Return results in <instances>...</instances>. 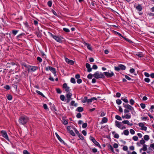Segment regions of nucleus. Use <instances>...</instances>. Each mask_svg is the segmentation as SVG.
<instances>
[{"label":"nucleus","mask_w":154,"mask_h":154,"mask_svg":"<svg viewBox=\"0 0 154 154\" xmlns=\"http://www.w3.org/2000/svg\"><path fill=\"white\" fill-rule=\"evenodd\" d=\"M23 154H29V153L26 150H24L23 151Z\"/></svg>","instance_id":"63"},{"label":"nucleus","mask_w":154,"mask_h":154,"mask_svg":"<svg viewBox=\"0 0 154 154\" xmlns=\"http://www.w3.org/2000/svg\"><path fill=\"white\" fill-rule=\"evenodd\" d=\"M119 107V110L120 112H123V110L122 107L120 106H118Z\"/></svg>","instance_id":"62"},{"label":"nucleus","mask_w":154,"mask_h":154,"mask_svg":"<svg viewBox=\"0 0 154 154\" xmlns=\"http://www.w3.org/2000/svg\"><path fill=\"white\" fill-rule=\"evenodd\" d=\"M92 75L90 74L88 75L87 78L89 79H91L92 78Z\"/></svg>","instance_id":"48"},{"label":"nucleus","mask_w":154,"mask_h":154,"mask_svg":"<svg viewBox=\"0 0 154 154\" xmlns=\"http://www.w3.org/2000/svg\"><path fill=\"white\" fill-rule=\"evenodd\" d=\"M140 106L143 109H144L146 106L145 104L143 103L140 104Z\"/></svg>","instance_id":"45"},{"label":"nucleus","mask_w":154,"mask_h":154,"mask_svg":"<svg viewBox=\"0 0 154 154\" xmlns=\"http://www.w3.org/2000/svg\"><path fill=\"white\" fill-rule=\"evenodd\" d=\"M121 100L124 101L125 103H128V100L126 98L122 97L121 98Z\"/></svg>","instance_id":"31"},{"label":"nucleus","mask_w":154,"mask_h":154,"mask_svg":"<svg viewBox=\"0 0 154 154\" xmlns=\"http://www.w3.org/2000/svg\"><path fill=\"white\" fill-rule=\"evenodd\" d=\"M107 121H108L106 117H103V119L102 120V122L103 123H106L107 122Z\"/></svg>","instance_id":"29"},{"label":"nucleus","mask_w":154,"mask_h":154,"mask_svg":"<svg viewBox=\"0 0 154 154\" xmlns=\"http://www.w3.org/2000/svg\"><path fill=\"white\" fill-rule=\"evenodd\" d=\"M123 133L125 135L127 136L129 134V132L128 130H125L124 131Z\"/></svg>","instance_id":"24"},{"label":"nucleus","mask_w":154,"mask_h":154,"mask_svg":"<svg viewBox=\"0 0 154 154\" xmlns=\"http://www.w3.org/2000/svg\"><path fill=\"white\" fill-rule=\"evenodd\" d=\"M36 92L38 94L41 95L43 97H45L44 95L41 92H40V91H38V90H37V91H36Z\"/></svg>","instance_id":"30"},{"label":"nucleus","mask_w":154,"mask_h":154,"mask_svg":"<svg viewBox=\"0 0 154 154\" xmlns=\"http://www.w3.org/2000/svg\"><path fill=\"white\" fill-rule=\"evenodd\" d=\"M57 92L58 94H61V91L59 88H57L56 89Z\"/></svg>","instance_id":"53"},{"label":"nucleus","mask_w":154,"mask_h":154,"mask_svg":"<svg viewBox=\"0 0 154 154\" xmlns=\"http://www.w3.org/2000/svg\"><path fill=\"white\" fill-rule=\"evenodd\" d=\"M18 31L17 30H13L12 31V33L14 35H15L18 32Z\"/></svg>","instance_id":"46"},{"label":"nucleus","mask_w":154,"mask_h":154,"mask_svg":"<svg viewBox=\"0 0 154 154\" xmlns=\"http://www.w3.org/2000/svg\"><path fill=\"white\" fill-rule=\"evenodd\" d=\"M130 133L131 134H133V135L135 133V132L134 131L133 129H130Z\"/></svg>","instance_id":"42"},{"label":"nucleus","mask_w":154,"mask_h":154,"mask_svg":"<svg viewBox=\"0 0 154 154\" xmlns=\"http://www.w3.org/2000/svg\"><path fill=\"white\" fill-rule=\"evenodd\" d=\"M144 80L147 83H149L150 81V79L147 78H145Z\"/></svg>","instance_id":"57"},{"label":"nucleus","mask_w":154,"mask_h":154,"mask_svg":"<svg viewBox=\"0 0 154 154\" xmlns=\"http://www.w3.org/2000/svg\"><path fill=\"white\" fill-rule=\"evenodd\" d=\"M82 115L80 113H78L76 115V117L78 118H79L81 117Z\"/></svg>","instance_id":"54"},{"label":"nucleus","mask_w":154,"mask_h":154,"mask_svg":"<svg viewBox=\"0 0 154 154\" xmlns=\"http://www.w3.org/2000/svg\"><path fill=\"white\" fill-rule=\"evenodd\" d=\"M147 146L146 144H143V148L142 149H143V150L144 151H146L147 150Z\"/></svg>","instance_id":"23"},{"label":"nucleus","mask_w":154,"mask_h":154,"mask_svg":"<svg viewBox=\"0 0 154 154\" xmlns=\"http://www.w3.org/2000/svg\"><path fill=\"white\" fill-rule=\"evenodd\" d=\"M76 110L79 112H82L83 111V108L82 107H79L77 108Z\"/></svg>","instance_id":"26"},{"label":"nucleus","mask_w":154,"mask_h":154,"mask_svg":"<svg viewBox=\"0 0 154 154\" xmlns=\"http://www.w3.org/2000/svg\"><path fill=\"white\" fill-rule=\"evenodd\" d=\"M150 147L153 149H154V143L150 144Z\"/></svg>","instance_id":"64"},{"label":"nucleus","mask_w":154,"mask_h":154,"mask_svg":"<svg viewBox=\"0 0 154 154\" xmlns=\"http://www.w3.org/2000/svg\"><path fill=\"white\" fill-rule=\"evenodd\" d=\"M108 146L109 149H110L112 152H114V149L112 146H111L109 144L108 145Z\"/></svg>","instance_id":"25"},{"label":"nucleus","mask_w":154,"mask_h":154,"mask_svg":"<svg viewBox=\"0 0 154 154\" xmlns=\"http://www.w3.org/2000/svg\"><path fill=\"white\" fill-rule=\"evenodd\" d=\"M75 132L76 133V134L78 136V137H79V138L81 140H83L84 139L83 137L81 135L80 133H79V131L77 130H76L75 131Z\"/></svg>","instance_id":"20"},{"label":"nucleus","mask_w":154,"mask_h":154,"mask_svg":"<svg viewBox=\"0 0 154 154\" xmlns=\"http://www.w3.org/2000/svg\"><path fill=\"white\" fill-rule=\"evenodd\" d=\"M93 76L96 79L102 78L105 77L103 74L101 72H96L93 74Z\"/></svg>","instance_id":"3"},{"label":"nucleus","mask_w":154,"mask_h":154,"mask_svg":"<svg viewBox=\"0 0 154 154\" xmlns=\"http://www.w3.org/2000/svg\"><path fill=\"white\" fill-rule=\"evenodd\" d=\"M69 133H70V134L72 136H75V134L72 130H69Z\"/></svg>","instance_id":"41"},{"label":"nucleus","mask_w":154,"mask_h":154,"mask_svg":"<svg viewBox=\"0 0 154 154\" xmlns=\"http://www.w3.org/2000/svg\"><path fill=\"white\" fill-rule=\"evenodd\" d=\"M123 105L124 107L127 109L131 110L132 109H133V107L130 106L129 104H126L125 103H124Z\"/></svg>","instance_id":"14"},{"label":"nucleus","mask_w":154,"mask_h":154,"mask_svg":"<svg viewBox=\"0 0 154 154\" xmlns=\"http://www.w3.org/2000/svg\"><path fill=\"white\" fill-rule=\"evenodd\" d=\"M136 55L139 57H143V55L142 53L136 54Z\"/></svg>","instance_id":"34"},{"label":"nucleus","mask_w":154,"mask_h":154,"mask_svg":"<svg viewBox=\"0 0 154 154\" xmlns=\"http://www.w3.org/2000/svg\"><path fill=\"white\" fill-rule=\"evenodd\" d=\"M86 46L90 50H92V48L90 45L88 43H86Z\"/></svg>","instance_id":"27"},{"label":"nucleus","mask_w":154,"mask_h":154,"mask_svg":"<svg viewBox=\"0 0 154 154\" xmlns=\"http://www.w3.org/2000/svg\"><path fill=\"white\" fill-rule=\"evenodd\" d=\"M115 118L116 119L119 120L121 121V120H122L121 117L120 116H119L117 115H116V116H115Z\"/></svg>","instance_id":"33"},{"label":"nucleus","mask_w":154,"mask_h":154,"mask_svg":"<svg viewBox=\"0 0 154 154\" xmlns=\"http://www.w3.org/2000/svg\"><path fill=\"white\" fill-rule=\"evenodd\" d=\"M144 140L146 141L148 140L149 139V137L147 135H144Z\"/></svg>","instance_id":"28"},{"label":"nucleus","mask_w":154,"mask_h":154,"mask_svg":"<svg viewBox=\"0 0 154 154\" xmlns=\"http://www.w3.org/2000/svg\"><path fill=\"white\" fill-rule=\"evenodd\" d=\"M12 96L11 95H8L7 97V98L9 100H11L12 99Z\"/></svg>","instance_id":"61"},{"label":"nucleus","mask_w":154,"mask_h":154,"mask_svg":"<svg viewBox=\"0 0 154 154\" xmlns=\"http://www.w3.org/2000/svg\"><path fill=\"white\" fill-rule=\"evenodd\" d=\"M70 81H71V82L72 83H75V79L74 78H71Z\"/></svg>","instance_id":"40"},{"label":"nucleus","mask_w":154,"mask_h":154,"mask_svg":"<svg viewBox=\"0 0 154 154\" xmlns=\"http://www.w3.org/2000/svg\"><path fill=\"white\" fill-rule=\"evenodd\" d=\"M77 82L78 84H80L82 82V80L81 79H77Z\"/></svg>","instance_id":"59"},{"label":"nucleus","mask_w":154,"mask_h":154,"mask_svg":"<svg viewBox=\"0 0 154 154\" xmlns=\"http://www.w3.org/2000/svg\"><path fill=\"white\" fill-rule=\"evenodd\" d=\"M37 60L38 61L40 62H41L42 61V59L40 57H37Z\"/></svg>","instance_id":"56"},{"label":"nucleus","mask_w":154,"mask_h":154,"mask_svg":"<svg viewBox=\"0 0 154 154\" xmlns=\"http://www.w3.org/2000/svg\"><path fill=\"white\" fill-rule=\"evenodd\" d=\"M135 103V102L134 101V100L132 99H131L130 100V104L132 105H134V104Z\"/></svg>","instance_id":"38"},{"label":"nucleus","mask_w":154,"mask_h":154,"mask_svg":"<svg viewBox=\"0 0 154 154\" xmlns=\"http://www.w3.org/2000/svg\"><path fill=\"white\" fill-rule=\"evenodd\" d=\"M87 126V124L86 123H83V124H82V127L83 128H86Z\"/></svg>","instance_id":"49"},{"label":"nucleus","mask_w":154,"mask_h":154,"mask_svg":"<svg viewBox=\"0 0 154 154\" xmlns=\"http://www.w3.org/2000/svg\"><path fill=\"white\" fill-rule=\"evenodd\" d=\"M43 107L46 110L48 109V106L46 104H44L43 105Z\"/></svg>","instance_id":"51"},{"label":"nucleus","mask_w":154,"mask_h":154,"mask_svg":"<svg viewBox=\"0 0 154 154\" xmlns=\"http://www.w3.org/2000/svg\"><path fill=\"white\" fill-rule=\"evenodd\" d=\"M65 60L66 62L69 64L72 65L74 64V62L73 61L70 60L68 58H65Z\"/></svg>","instance_id":"15"},{"label":"nucleus","mask_w":154,"mask_h":154,"mask_svg":"<svg viewBox=\"0 0 154 154\" xmlns=\"http://www.w3.org/2000/svg\"><path fill=\"white\" fill-rule=\"evenodd\" d=\"M138 126L141 128L140 130L143 131H146L147 129V127L144 126L143 123L140 122L138 124Z\"/></svg>","instance_id":"8"},{"label":"nucleus","mask_w":154,"mask_h":154,"mask_svg":"<svg viewBox=\"0 0 154 154\" xmlns=\"http://www.w3.org/2000/svg\"><path fill=\"white\" fill-rule=\"evenodd\" d=\"M113 146L114 148H117L119 146L117 143H115L113 144Z\"/></svg>","instance_id":"52"},{"label":"nucleus","mask_w":154,"mask_h":154,"mask_svg":"<svg viewBox=\"0 0 154 154\" xmlns=\"http://www.w3.org/2000/svg\"><path fill=\"white\" fill-rule=\"evenodd\" d=\"M29 121V118L25 116H22L19 120V123L23 125L25 124Z\"/></svg>","instance_id":"1"},{"label":"nucleus","mask_w":154,"mask_h":154,"mask_svg":"<svg viewBox=\"0 0 154 154\" xmlns=\"http://www.w3.org/2000/svg\"><path fill=\"white\" fill-rule=\"evenodd\" d=\"M63 29L64 31L67 32H70L69 30L67 28H63Z\"/></svg>","instance_id":"44"},{"label":"nucleus","mask_w":154,"mask_h":154,"mask_svg":"<svg viewBox=\"0 0 154 154\" xmlns=\"http://www.w3.org/2000/svg\"><path fill=\"white\" fill-rule=\"evenodd\" d=\"M49 70H50L54 74V76H56L57 74L55 69L50 66H49Z\"/></svg>","instance_id":"13"},{"label":"nucleus","mask_w":154,"mask_h":154,"mask_svg":"<svg viewBox=\"0 0 154 154\" xmlns=\"http://www.w3.org/2000/svg\"><path fill=\"white\" fill-rule=\"evenodd\" d=\"M25 67H27L28 69V71H32L33 72L35 71L38 69V67L35 66H31L30 65H28L27 66L26 65H24Z\"/></svg>","instance_id":"4"},{"label":"nucleus","mask_w":154,"mask_h":154,"mask_svg":"<svg viewBox=\"0 0 154 154\" xmlns=\"http://www.w3.org/2000/svg\"><path fill=\"white\" fill-rule=\"evenodd\" d=\"M52 4V2L51 1H49L48 2V5L50 7H51V6Z\"/></svg>","instance_id":"35"},{"label":"nucleus","mask_w":154,"mask_h":154,"mask_svg":"<svg viewBox=\"0 0 154 154\" xmlns=\"http://www.w3.org/2000/svg\"><path fill=\"white\" fill-rule=\"evenodd\" d=\"M63 88L64 89L65 91L67 92H69V88L67 86L66 83H65L63 85Z\"/></svg>","instance_id":"12"},{"label":"nucleus","mask_w":154,"mask_h":154,"mask_svg":"<svg viewBox=\"0 0 154 154\" xmlns=\"http://www.w3.org/2000/svg\"><path fill=\"white\" fill-rule=\"evenodd\" d=\"M115 125L121 130H123L126 128V127L123 126L120 122L117 121H115Z\"/></svg>","instance_id":"5"},{"label":"nucleus","mask_w":154,"mask_h":154,"mask_svg":"<svg viewBox=\"0 0 154 154\" xmlns=\"http://www.w3.org/2000/svg\"><path fill=\"white\" fill-rule=\"evenodd\" d=\"M92 68L94 69H96L97 68V66L96 65H93L92 66Z\"/></svg>","instance_id":"60"},{"label":"nucleus","mask_w":154,"mask_h":154,"mask_svg":"<svg viewBox=\"0 0 154 154\" xmlns=\"http://www.w3.org/2000/svg\"><path fill=\"white\" fill-rule=\"evenodd\" d=\"M140 143L141 144L143 145V144H144L145 143V141L144 140L142 139L140 140Z\"/></svg>","instance_id":"39"},{"label":"nucleus","mask_w":154,"mask_h":154,"mask_svg":"<svg viewBox=\"0 0 154 154\" xmlns=\"http://www.w3.org/2000/svg\"><path fill=\"white\" fill-rule=\"evenodd\" d=\"M134 7L136 9L139 11H141L142 10V6L140 5H139L137 6L135 5Z\"/></svg>","instance_id":"16"},{"label":"nucleus","mask_w":154,"mask_h":154,"mask_svg":"<svg viewBox=\"0 0 154 154\" xmlns=\"http://www.w3.org/2000/svg\"><path fill=\"white\" fill-rule=\"evenodd\" d=\"M86 67L88 69V72H89L91 71L92 69L91 68V66L89 63H86Z\"/></svg>","instance_id":"17"},{"label":"nucleus","mask_w":154,"mask_h":154,"mask_svg":"<svg viewBox=\"0 0 154 154\" xmlns=\"http://www.w3.org/2000/svg\"><path fill=\"white\" fill-rule=\"evenodd\" d=\"M125 118L126 119H130L131 118V115L129 114H126L125 116Z\"/></svg>","instance_id":"36"},{"label":"nucleus","mask_w":154,"mask_h":154,"mask_svg":"<svg viewBox=\"0 0 154 154\" xmlns=\"http://www.w3.org/2000/svg\"><path fill=\"white\" fill-rule=\"evenodd\" d=\"M122 122L123 124H127L128 125H130V126H131L133 125V124L132 123L130 124V123L128 120L123 121H122Z\"/></svg>","instance_id":"19"},{"label":"nucleus","mask_w":154,"mask_h":154,"mask_svg":"<svg viewBox=\"0 0 154 154\" xmlns=\"http://www.w3.org/2000/svg\"><path fill=\"white\" fill-rule=\"evenodd\" d=\"M72 96V94L70 92H68L66 93V100H67V103L69 102Z\"/></svg>","instance_id":"9"},{"label":"nucleus","mask_w":154,"mask_h":154,"mask_svg":"<svg viewBox=\"0 0 154 154\" xmlns=\"http://www.w3.org/2000/svg\"><path fill=\"white\" fill-rule=\"evenodd\" d=\"M49 34L57 42L59 43H61L62 42V40L63 39V38L61 36L55 35L50 32H49Z\"/></svg>","instance_id":"2"},{"label":"nucleus","mask_w":154,"mask_h":154,"mask_svg":"<svg viewBox=\"0 0 154 154\" xmlns=\"http://www.w3.org/2000/svg\"><path fill=\"white\" fill-rule=\"evenodd\" d=\"M60 100L62 101H64L65 100V97L63 95H61L60 96Z\"/></svg>","instance_id":"32"},{"label":"nucleus","mask_w":154,"mask_h":154,"mask_svg":"<svg viewBox=\"0 0 154 154\" xmlns=\"http://www.w3.org/2000/svg\"><path fill=\"white\" fill-rule=\"evenodd\" d=\"M90 139L95 145L99 147H100V144L95 140V139L93 137L90 136Z\"/></svg>","instance_id":"10"},{"label":"nucleus","mask_w":154,"mask_h":154,"mask_svg":"<svg viewBox=\"0 0 154 154\" xmlns=\"http://www.w3.org/2000/svg\"><path fill=\"white\" fill-rule=\"evenodd\" d=\"M63 123L65 125H66L68 123V122L66 120H63Z\"/></svg>","instance_id":"50"},{"label":"nucleus","mask_w":154,"mask_h":154,"mask_svg":"<svg viewBox=\"0 0 154 154\" xmlns=\"http://www.w3.org/2000/svg\"><path fill=\"white\" fill-rule=\"evenodd\" d=\"M103 74L107 78L112 77L114 75V72L111 71H110V72H103Z\"/></svg>","instance_id":"7"},{"label":"nucleus","mask_w":154,"mask_h":154,"mask_svg":"<svg viewBox=\"0 0 154 154\" xmlns=\"http://www.w3.org/2000/svg\"><path fill=\"white\" fill-rule=\"evenodd\" d=\"M132 139L134 141H137L138 140V137L137 136H134L133 137H132Z\"/></svg>","instance_id":"43"},{"label":"nucleus","mask_w":154,"mask_h":154,"mask_svg":"<svg viewBox=\"0 0 154 154\" xmlns=\"http://www.w3.org/2000/svg\"><path fill=\"white\" fill-rule=\"evenodd\" d=\"M131 112L132 114L133 115H135L136 114V112L135 111L134 108L133 109L131 110Z\"/></svg>","instance_id":"47"},{"label":"nucleus","mask_w":154,"mask_h":154,"mask_svg":"<svg viewBox=\"0 0 154 154\" xmlns=\"http://www.w3.org/2000/svg\"><path fill=\"white\" fill-rule=\"evenodd\" d=\"M1 133L2 134V136L4 138L8 140H9L6 131H1Z\"/></svg>","instance_id":"11"},{"label":"nucleus","mask_w":154,"mask_h":154,"mask_svg":"<svg viewBox=\"0 0 154 154\" xmlns=\"http://www.w3.org/2000/svg\"><path fill=\"white\" fill-rule=\"evenodd\" d=\"M55 135L57 138L58 139V140L62 143H64V141L58 135V134L57 133H55Z\"/></svg>","instance_id":"18"},{"label":"nucleus","mask_w":154,"mask_h":154,"mask_svg":"<svg viewBox=\"0 0 154 154\" xmlns=\"http://www.w3.org/2000/svg\"><path fill=\"white\" fill-rule=\"evenodd\" d=\"M71 106H74L75 107H76L77 106V103H75V101L74 100H72L71 101L70 103Z\"/></svg>","instance_id":"21"},{"label":"nucleus","mask_w":154,"mask_h":154,"mask_svg":"<svg viewBox=\"0 0 154 154\" xmlns=\"http://www.w3.org/2000/svg\"><path fill=\"white\" fill-rule=\"evenodd\" d=\"M88 100V97H85L84 98H83L82 100V102L83 103L87 102Z\"/></svg>","instance_id":"22"},{"label":"nucleus","mask_w":154,"mask_h":154,"mask_svg":"<svg viewBox=\"0 0 154 154\" xmlns=\"http://www.w3.org/2000/svg\"><path fill=\"white\" fill-rule=\"evenodd\" d=\"M114 137L115 138H118L119 137V135L118 134H114Z\"/></svg>","instance_id":"55"},{"label":"nucleus","mask_w":154,"mask_h":154,"mask_svg":"<svg viewBox=\"0 0 154 154\" xmlns=\"http://www.w3.org/2000/svg\"><path fill=\"white\" fill-rule=\"evenodd\" d=\"M123 149L124 151H127L128 149V148L127 146H123Z\"/></svg>","instance_id":"58"},{"label":"nucleus","mask_w":154,"mask_h":154,"mask_svg":"<svg viewBox=\"0 0 154 154\" xmlns=\"http://www.w3.org/2000/svg\"><path fill=\"white\" fill-rule=\"evenodd\" d=\"M116 103L118 105L121 104L122 103V101L119 99H117L116 100Z\"/></svg>","instance_id":"37"},{"label":"nucleus","mask_w":154,"mask_h":154,"mask_svg":"<svg viewBox=\"0 0 154 154\" xmlns=\"http://www.w3.org/2000/svg\"><path fill=\"white\" fill-rule=\"evenodd\" d=\"M126 67L123 65L120 64L117 67H115V70L116 71H119L120 70H124L125 69Z\"/></svg>","instance_id":"6"}]
</instances>
